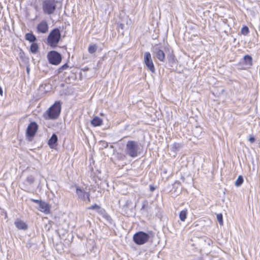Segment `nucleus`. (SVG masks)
I'll return each mask as SVG.
<instances>
[{
  "label": "nucleus",
  "mask_w": 260,
  "mask_h": 260,
  "mask_svg": "<svg viewBox=\"0 0 260 260\" xmlns=\"http://www.w3.org/2000/svg\"><path fill=\"white\" fill-rule=\"evenodd\" d=\"M125 154L133 158L138 156L141 153V145L135 141H128L125 145Z\"/></svg>",
  "instance_id": "f257e3e1"
},
{
  "label": "nucleus",
  "mask_w": 260,
  "mask_h": 260,
  "mask_svg": "<svg viewBox=\"0 0 260 260\" xmlns=\"http://www.w3.org/2000/svg\"><path fill=\"white\" fill-rule=\"evenodd\" d=\"M61 103L60 101H56L47 111L48 119H57L60 115L61 111Z\"/></svg>",
  "instance_id": "f03ea898"
},
{
  "label": "nucleus",
  "mask_w": 260,
  "mask_h": 260,
  "mask_svg": "<svg viewBox=\"0 0 260 260\" xmlns=\"http://www.w3.org/2000/svg\"><path fill=\"white\" fill-rule=\"evenodd\" d=\"M56 3L55 0H44L42 4L43 13L48 15L54 14L56 8Z\"/></svg>",
  "instance_id": "7ed1b4c3"
},
{
  "label": "nucleus",
  "mask_w": 260,
  "mask_h": 260,
  "mask_svg": "<svg viewBox=\"0 0 260 260\" xmlns=\"http://www.w3.org/2000/svg\"><path fill=\"white\" fill-rule=\"evenodd\" d=\"M61 34L58 28L52 29L47 37V42L51 47L56 46L60 40Z\"/></svg>",
  "instance_id": "20e7f679"
},
{
  "label": "nucleus",
  "mask_w": 260,
  "mask_h": 260,
  "mask_svg": "<svg viewBox=\"0 0 260 260\" xmlns=\"http://www.w3.org/2000/svg\"><path fill=\"white\" fill-rule=\"evenodd\" d=\"M149 238L147 233L140 231L134 235L133 240L137 245H143L148 241Z\"/></svg>",
  "instance_id": "39448f33"
},
{
  "label": "nucleus",
  "mask_w": 260,
  "mask_h": 260,
  "mask_svg": "<svg viewBox=\"0 0 260 260\" xmlns=\"http://www.w3.org/2000/svg\"><path fill=\"white\" fill-rule=\"evenodd\" d=\"M76 193L78 198L86 203H89L90 202V191H85L84 189H82L80 186L75 185Z\"/></svg>",
  "instance_id": "423d86ee"
},
{
  "label": "nucleus",
  "mask_w": 260,
  "mask_h": 260,
  "mask_svg": "<svg viewBox=\"0 0 260 260\" xmlns=\"http://www.w3.org/2000/svg\"><path fill=\"white\" fill-rule=\"evenodd\" d=\"M49 62L53 65L59 64L61 61L62 57L61 54L57 51H51L47 55Z\"/></svg>",
  "instance_id": "0eeeda50"
},
{
  "label": "nucleus",
  "mask_w": 260,
  "mask_h": 260,
  "mask_svg": "<svg viewBox=\"0 0 260 260\" xmlns=\"http://www.w3.org/2000/svg\"><path fill=\"white\" fill-rule=\"evenodd\" d=\"M153 55L160 61L164 62L165 60V53L159 45H155L152 48Z\"/></svg>",
  "instance_id": "6e6552de"
},
{
  "label": "nucleus",
  "mask_w": 260,
  "mask_h": 260,
  "mask_svg": "<svg viewBox=\"0 0 260 260\" xmlns=\"http://www.w3.org/2000/svg\"><path fill=\"white\" fill-rule=\"evenodd\" d=\"M144 62L148 70L153 73L155 72V69L150 52H146L145 53L144 56Z\"/></svg>",
  "instance_id": "1a4fd4ad"
},
{
  "label": "nucleus",
  "mask_w": 260,
  "mask_h": 260,
  "mask_svg": "<svg viewBox=\"0 0 260 260\" xmlns=\"http://www.w3.org/2000/svg\"><path fill=\"white\" fill-rule=\"evenodd\" d=\"M38 125L36 122H31L28 125L26 132V135L28 137L32 138L36 134Z\"/></svg>",
  "instance_id": "9d476101"
},
{
  "label": "nucleus",
  "mask_w": 260,
  "mask_h": 260,
  "mask_svg": "<svg viewBox=\"0 0 260 260\" xmlns=\"http://www.w3.org/2000/svg\"><path fill=\"white\" fill-rule=\"evenodd\" d=\"M48 24L46 20H42L37 27L38 32L45 34L48 31Z\"/></svg>",
  "instance_id": "9b49d317"
},
{
  "label": "nucleus",
  "mask_w": 260,
  "mask_h": 260,
  "mask_svg": "<svg viewBox=\"0 0 260 260\" xmlns=\"http://www.w3.org/2000/svg\"><path fill=\"white\" fill-rule=\"evenodd\" d=\"M50 208V205L44 201H42L39 206V210L46 214L49 213Z\"/></svg>",
  "instance_id": "f8f14e48"
},
{
  "label": "nucleus",
  "mask_w": 260,
  "mask_h": 260,
  "mask_svg": "<svg viewBox=\"0 0 260 260\" xmlns=\"http://www.w3.org/2000/svg\"><path fill=\"white\" fill-rule=\"evenodd\" d=\"M242 62L243 64L246 67V68H250L252 65V57L249 55H245L243 57Z\"/></svg>",
  "instance_id": "ddd939ff"
},
{
  "label": "nucleus",
  "mask_w": 260,
  "mask_h": 260,
  "mask_svg": "<svg viewBox=\"0 0 260 260\" xmlns=\"http://www.w3.org/2000/svg\"><path fill=\"white\" fill-rule=\"evenodd\" d=\"M14 224L19 230H26L27 229V224L23 221L19 219H17Z\"/></svg>",
  "instance_id": "4468645a"
},
{
  "label": "nucleus",
  "mask_w": 260,
  "mask_h": 260,
  "mask_svg": "<svg viewBox=\"0 0 260 260\" xmlns=\"http://www.w3.org/2000/svg\"><path fill=\"white\" fill-rule=\"evenodd\" d=\"M58 140L57 136L53 134L48 141V145L51 148H55L56 146V143Z\"/></svg>",
  "instance_id": "2eb2a0df"
},
{
  "label": "nucleus",
  "mask_w": 260,
  "mask_h": 260,
  "mask_svg": "<svg viewBox=\"0 0 260 260\" xmlns=\"http://www.w3.org/2000/svg\"><path fill=\"white\" fill-rule=\"evenodd\" d=\"M103 120L99 117L95 116L91 121V124L94 126H99L102 124Z\"/></svg>",
  "instance_id": "dca6fc26"
},
{
  "label": "nucleus",
  "mask_w": 260,
  "mask_h": 260,
  "mask_svg": "<svg viewBox=\"0 0 260 260\" xmlns=\"http://www.w3.org/2000/svg\"><path fill=\"white\" fill-rule=\"evenodd\" d=\"M26 40L34 43L37 40L36 37L32 33H26L25 35Z\"/></svg>",
  "instance_id": "f3484780"
},
{
  "label": "nucleus",
  "mask_w": 260,
  "mask_h": 260,
  "mask_svg": "<svg viewBox=\"0 0 260 260\" xmlns=\"http://www.w3.org/2000/svg\"><path fill=\"white\" fill-rule=\"evenodd\" d=\"M187 210L184 209L180 211L179 213V218L182 221H184L186 218Z\"/></svg>",
  "instance_id": "a211bd4d"
},
{
  "label": "nucleus",
  "mask_w": 260,
  "mask_h": 260,
  "mask_svg": "<svg viewBox=\"0 0 260 260\" xmlns=\"http://www.w3.org/2000/svg\"><path fill=\"white\" fill-rule=\"evenodd\" d=\"M98 49V46L96 44H91L88 46V51L90 54L95 53Z\"/></svg>",
  "instance_id": "6ab92c4d"
},
{
  "label": "nucleus",
  "mask_w": 260,
  "mask_h": 260,
  "mask_svg": "<svg viewBox=\"0 0 260 260\" xmlns=\"http://www.w3.org/2000/svg\"><path fill=\"white\" fill-rule=\"evenodd\" d=\"M39 49L38 45L36 43H32L30 45V49L32 53H36L37 52Z\"/></svg>",
  "instance_id": "aec40b11"
},
{
  "label": "nucleus",
  "mask_w": 260,
  "mask_h": 260,
  "mask_svg": "<svg viewBox=\"0 0 260 260\" xmlns=\"http://www.w3.org/2000/svg\"><path fill=\"white\" fill-rule=\"evenodd\" d=\"M243 181V177L241 175L239 176L237 180L235 181V186L237 187L241 186L242 184Z\"/></svg>",
  "instance_id": "412c9836"
},
{
  "label": "nucleus",
  "mask_w": 260,
  "mask_h": 260,
  "mask_svg": "<svg viewBox=\"0 0 260 260\" xmlns=\"http://www.w3.org/2000/svg\"><path fill=\"white\" fill-rule=\"evenodd\" d=\"M35 181V178L32 176H28L25 180V183H27L29 185L32 184Z\"/></svg>",
  "instance_id": "4be33fe9"
},
{
  "label": "nucleus",
  "mask_w": 260,
  "mask_h": 260,
  "mask_svg": "<svg viewBox=\"0 0 260 260\" xmlns=\"http://www.w3.org/2000/svg\"><path fill=\"white\" fill-rule=\"evenodd\" d=\"M217 219L220 224V225H223V218H222V215L221 214H218L216 216Z\"/></svg>",
  "instance_id": "5701e85b"
},
{
  "label": "nucleus",
  "mask_w": 260,
  "mask_h": 260,
  "mask_svg": "<svg viewBox=\"0 0 260 260\" xmlns=\"http://www.w3.org/2000/svg\"><path fill=\"white\" fill-rule=\"evenodd\" d=\"M181 147V145L179 143H174L172 145V149L173 151H175L177 150Z\"/></svg>",
  "instance_id": "b1692460"
},
{
  "label": "nucleus",
  "mask_w": 260,
  "mask_h": 260,
  "mask_svg": "<svg viewBox=\"0 0 260 260\" xmlns=\"http://www.w3.org/2000/svg\"><path fill=\"white\" fill-rule=\"evenodd\" d=\"M249 32V28L247 26H245L241 29V33L243 35H247Z\"/></svg>",
  "instance_id": "393cba45"
},
{
  "label": "nucleus",
  "mask_w": 260,
  "mask_h": 260,
  "mask_svg": "<svg viewBox=\"0 0 260 260\" xmlns=\"http://www.w3.org/2000/svg\"><path fill=\"white\" fill-rule=\"evenodd\" d=\"M69 67L68 63H65L58 69V72L61 73L63 70H66Z\"/></svg>",
  "instance_id": "a878e982"
},
{
  "label": "nucleus",
  "mask_w": 260,
  "mask_h": 260,
  "mask_svg": "<svg viewBox=\"0 0 260 260\" xmlns=\"http://www.w3.org/2000/svg\"><path fill=\"white\" fill-rule=\"evenodd\" d=\"M100 206L98 205L97 204H95L89 207H88V210H94V209H100Z\"/></svg>",
  "instance_id": "bb28decb"
},
{
  "label": "nucleus",
  "mask_w": 260,
  "mask_h": 260,
  "mask_svg": "<svg viewBox=\"0 0 260 260\" xmlns=\"http://www.w3.org/2000/svg\"><path fill=\"white\" fill-rule=\"evenodd\" d=\"M174 62V56L170 55L169 58V62L171 64H173Z\"/></svg>",
  "instance_id": "cd10ccee"
},
{
  "label": "nucleus",
  "mask_w": 260,
  "mask_h": 260,
  "mask_svg": "<svg viewBox=\"0 0 260 260\" xmlns=\"http://www.w3.org/2000/svg\"><path fill=\"white\" fill-rule=\"evenodd\" d=\"M30 200L31 202L35 203L36 204H38L39 205V206L40 205V203L42 202V201H41V200H35V199H30Z\"/></svg>",
  "instance_id": "c85d7f7f"
},
{
  "label": "nucleus",
  "mask_w": 260,
  "mask_h": 260,
  "mask_svg": "<svg viewBox=\"0 0 260 260\" xmlns=\"http://www.w3.org/2000/svg\"><path fill=\"white\" fill-rule=\"evenodd\" d=\"M101 144L104 148H107L108 146V144L105 141H101Z\"/></svg>",
  "instance_id": "c756f323"
},
{
  "label": "nucleus",
  "mask_w": 260,
  "mask_h": 260,
  "mask_svg": "<svg viewBox=\"0 0 260 260\" xmlns=\"http://www.w3.org/2000/svg\"><path fill=\"white\" fill-rule=\"evenodd\" d=\"M249 141H250V142L251 143H253L255 141V138L253 136H251L249 139Z\"/></svg>",
  "instance_id": "7c9ffc66"
},
{
  "label": "nucleus",
  "mask_w": 260,
  "mask_h": 260,
  "mask_svg": "<svg viewBox=\"0 0 260 260\" xmlns=\"http://www.w3.org/2000/svg\"><path fill=\"white\" fill-rule=\"evenodd\" d=\"M150 187V190L151 191V192H153L154 191V190H155V188L152 185H150L149 186Z\"/></svg>",
  "instance_id": "2f4dec72"
},
{
  "label": "nucleus",
  "mask_w": 260,
  "mask_h": 260,
  "mask_svg": "<svg viewBox=\"0 0 260 260\" xmlns=\"http://www.w3.org/2000/svg\"><path fill=\"white\" fill-rule=\"evenodd\" d=\"M119 27H120L121 29H123V27H124V24H121H121H120L119 25Z\"/></svg>",
  "instance_id": "473e14b6"
},
{
  "label": "nucleus",
  "mask_w": 260,
  "mask_h": 260,
  "mask_svg": "<svg viewBox=\"0 0 260 260\" xmlns=\"http://www.w3.org/2000/svg\"><path fill=\"white\" fill-rule=\"evenodd\" d=\"M3 93V91L1 87L0 86V95H2Z\"/></svg>",
  "instance_id": "72a5a7b5"
},
{
  "label": "nucleus",
  "mask_w": 260,
  "mask_h": 260,
  "mask_svg": "<svg viewBox=\"0 0 260 260\" xmlns=\"http://www.w3.org/2000/svg\"><path fill=\"white\" fill-rule=\"evenodd\" d=\"M175 184H177V185H180V181H176L174 183Z\"/></svg>",
  "instance_id": "f704fd0d"
},
{
  "label": "nucleus",
  "mask_w": 260,
  "mask_h": 260,
  "mask_svg": "<svg viewBox=\"0 0 260 260\" xmlns=\"http://www.w3.org/2000/svg\"><path fill=\"white\" fill-rule=\"evenodd\" d=\"M26 71H27V74H28L29 73L30 69H29V67H28L26 68Z\"/></svg>",
  "instance_id": "c9c22d12"
}]
</instances>
